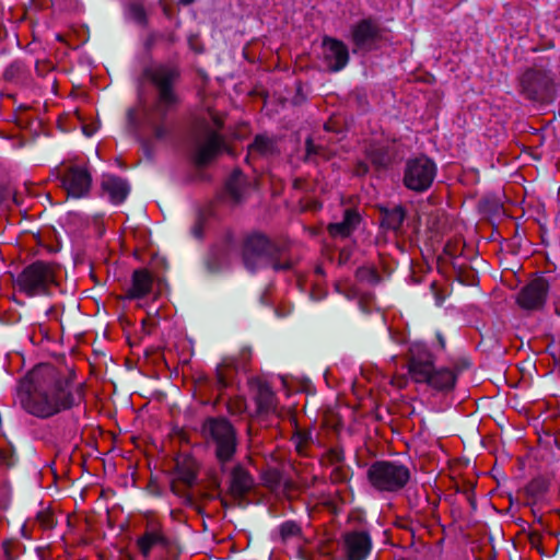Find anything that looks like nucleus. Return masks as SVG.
<instances>
[{"mask_svg": "<svg viewBox=\"0 0 560 560\" xmlns=\"http://www.w3.org/2000/svg\"><path fill=\"white\" fill-rule=\"evenodd\" d=\"M364 154L376 172L386 171L394 161L393 149L380 142H371L366 145Z\"/></svg>", "mask_w": 560, "mask_h": 560, "instance_id": "23", "label": "nucleus"}, {"mask_svg": "<svg viewBox=\"0 0 560 560\" xmlns=\"http://www.w3.org/2000/svg\"><path fill=\"white\" fill-rule=\"evenodd\" d=\"M211 482H212V493L214 492V490L217 488H219L220 486V482L218 480V476H217V471L215 469L212 467V479H211Z\"/></svg>", "mask_w": 560, "mask_h": 560, "instance_id": "53", "label": "nucleus"}, {"mask_svg": "<svg viewBox=\"0 0 560 560\" xmlns=\"http://www.w3.org/2000/svg\"><path fill=\"white\" fill-rule=\"evenodd\" d=\"M179 2H180L182 4L187 5V4L192 3V2H194V0H179Z\"/></svg>", "mask_w": 560, "mask_h": 560, "instance_id": "58", "label": "nucleus"}, {"mask_svg": "<svg viewBox=\"0 0 560 560\" xmlns=\"http://www.w3.org/2000/svg\"><path fill=\"white\" fill-rule=\"evenodd\" d=\"M15 464V457L11 448L0 447V465L7 468L12 467Z\"/></svg>", "mask_w": 560, "mask_h": 560, "instance_id": "42", "label": "nucleus"}, {"mask_svg": "<svg viewBox=\"0 0 560 560\" xmlns=\"http://www.w3.org/2000/svg\"><path fill=\"white\" fill-rule=\"evenodd\" d=\"M457 491H459V489ZM460 492H463L466 495L467 501L469 502L471 508L476 509V498H475V493H474V485H471V483L466 485L465 488L463 490H460Z\"/></svg>", "mask_w": 560, "mask_h": 560, "instance_id": "49", "label": "nucleus"}, {"mask_svg": "<svg viewBox=\"0 0 560 560\" xmlns=\"http://www.w3.org/2000/svg\"><path fill=\"white\" fill-rule=\"evenodd\" d=\"M238 374L236 359L226 358L215 369V382L212 389L219 392L215 400H212V408L221 402L226 411L232 415H241L245 410V399L238 396L235 390V382Z\"/></svg>", "mask_w": 560, "mask_h": 560, "instance_id": "6", "label": "nucleus"}, {"mask_svg": "<svg viewBox=\"0 0 560 560\" xmlns=\"http://www.w3.org/2000/svg\"><path fill=\"white\" fill-rule=\"evenodd\" d=\"M310 433L307 432H298L296 434V441H295V448L300 455L305 454V448L308 445L310 442Z\"/></svg>", "mask_w": 560, "mask_h": 560, "instance_id": "44", "label": "nucleus"}, {"mask_svg": "<svg viewBox=\"0 0 560 560\" xmlns=\"http://www.w3.org/2000/svg\"><path fill=\"white\" fill-rule=\"evenodd\" d=\"M453 268L455 271L456 279L466 285H475L478 282V273L477 271L466 265V264H458L456 261L453 262Z\"/></svg>", "mask_w": 560, "mask_h": 560, "instance_id": "32", "label": "nucleus"}, {"mask_svg": "<svg viewBox=\"0 0 560 560\" xmlns=\"http://www.w3.org/2000/svg\"><path fill=\"white\" fill-rule=\"evenodd\" d=\"M542 536L539 532H530L528 535V541L533 548L539 549L541 545Z\"/></svg>", "mask_w": 560, "mask_h": 560, "instance_id": "50", "label": "nucleus"}, {"mask_svg": "<svg viewBox=\"0 0 560 560\" xmlns=\"http://www.w3.org/2000/svg\"><path fill=\"white\" fill-rule=\"evenodd\" d=\"M324 129L328 132H338L339 130L336 128L335 124L332 121H327L324 125Z\"/></svg>", "mask_w": 560, "mask_h": 560, "instance_id": "54", "label": "nucleus"}, {"mask_svg": "<svg viewBox=\"0 0 560 560\" xmlns=\"http://www.w3.org/2000/svg\"><path fill=\"white\" fill-rule=\"evenodd\" d=\"M322 158L323 160H330L332 156L331 151L322 144H315L313 139L308 137L305 140V155L303 158L304 162H316V158Z\"/></svg>", "mask_w": 560, "mask_h": 560, "instance_id": "31", "label": "nucleus"}, {"mask_svg": "<svg viewBox=\"0 0 560 560\" xmlns=\"http://www.w3.org/2000/svg\"><path fill=\"white\" fill-rule=\"evenodd\" d=\"M287 252L285 245L277 243L259 231L250 232L242 240V261L250 272L267 267H271L276 272L292 270L295 262Z\"/></svg>", "mask_w": 560, "mask_h": 560, "instance_id": "3", "label": "nucleus"}, {"mask_svg": "<svg viewBox=\"0 0 560 560\" xmlns=\"http://www.w3.org/2000/svg\"><path fill=\"white\" fill-rule=\"evenodd\" d=\"M463 242L460 240L448 241L443 249V253L450 258H457L463 250Z\"/></svg>", "mask_w": 560, "mask_h": 560, "instance_id": "41", "label": "nucleus"}, {"mask_svg": "<svg viewBox=\"0 0 560 560\" xmlns=\"http://www.w3.org/2000/svg\"><path fill=\"white\" fill-rule=\"evenodd\" d=\"M346 560H365L372 550L369 528H353L342 534Z\"/></svg>", "mask_w": 560, "mask_h": 560, "instance_id": "15", "label": "nucleus"}, {"mask_svg": "<svg viewBox=\"0 0 560 560\" xmlns=\"http://www.w3.org/2000/svg\"><path fill=\"white\" fill-rule=\"evenodd\" d=\"M101 187L103 195L106 196L113 205L122 203L130 191L128 182L115 175H103Z\"/></svg>", "mask_w": 560, "mask_h": 560, "instance_id": "22", "label": "nucleus"}, {"mask_svg": "<svg viewBox=\"0 0 560 560\" xmlns=\"http://www.w3.org/2000/svg\"><path fill=\"white\" fill-rule=\"evenodd\" d=\"M279 539L282 544H287L292 538H302L303 530L301 525L295 521H285L280 524L279 528Z\"/></svg>", "mask_w": 560, "mask_h": 560, "instance_id": "33", "label": "nucleus"}, {"mask_svg": "<svg viewBox=\"0 0 560 560\" xmlns=\"http://www.w3.org/2000/svg\"><path fill=\"white\" fill-rule=\"evenodd\" d=\"M188 44L190 48L196 52H203V47H201L198 43V36L197 35H190L188 38Z\"/></svg>", "mask_w": 560, "mask_h": 560, "instance_id": "51", "label": "nucleus"}, {"mask_svg": "<svg viewBox=\"0 0 560 560\" xmlns=\"http://www.w3.org/2000/svg\"><path fill=\"white\" fill-rule=\"evenodd\" d=\"M126 16L128 20L144 25L147 23V13L141 4L132 3L127 8Z\"/></svg>", "mask_w": 560, "mask_h": 560, "instance_id": "38", "label": "nucleus"}, {"mask_svg": "<svg viewBox=\"0 0 560 560\" xmlns=\"http://www.w3.org/2000/svg\"><path fill=\"white\" fill-rule=\"evenodd\" d=\"M327 505L331 508V511L334 513H337V508H336V505L332 502H328Z\"/></svg>", "mask_w": 560, "mask_h": 560, "instance_id": "57", "label": "nucleus"}, {"mask_svg": "<svg viewBox=\"0 0 560 560\" xmlns=\"http://www.w3.org/2000/svg\"><path fill=\"white\" fill-rule=\"evenodd\" d=\"M200 74H201V77H202V78H207V73H206V71H203V70H202V71H200Z\"/></svg>", "mask_w": 560, "mask_h": 560, "instance_id": "63", "label": "nucleus"}, {"mask_svg": "<svg viewBox=\"0 0 560 560\" xmlns=\"http://www.w3.org/2000/svg\"><path fill=\"white\" fill-rule=\"evenodd\" d=\"M328 465L337 466L345 464V452L340 446H334L327 450L324 455Z\"/></svg>", "mask_w": 560, "mask_h": 560, "instance_id": "39", "label": "nucleus"}, {"mask_svg": "<svg viewBox=\"0 0 560 560\" xmlns=\"http://www.w3.org/2000/svg\"><path fill=\"white\" fill-rule=\"evenodd\" d=\"M208 422H209V419H206L205 422H203V431L205 432L207 431Z\"/></svg>", "mask_w": 560, "mask_h": 560, "instance_id": "62", "label": "nucleus"}, {"mask_svg": "<svg viewBox=\"0 0 560 560\" xmlns=\"http://www.w3.org/2000/svg\"><path fill=\"white\" fill-rule=\"evenodd\" d=\"M281 153L279 139L268 133H257L247 147L246 161L257 159H272Z\"/></svg>", "mask_w": 560, "mask_h": 560, "instance_id": "19", "label": "nucleus"}, {"mask_svg": "<svg viewBox=\"0 0 560 560\" xmlns=\"http://www.w3.org/2000/svg\"><path fill=\"white\" fill-rule=\"evenodd\" d=\"M538 522H539V523H541V522H542V517H541V516H539V517H538Z\"/></svg>", "mask_w": 560, "mask_h": 560, "instance_id": "64", "label": "nucleus"}, {"mask_svg": "<svg viewBox=\"0 0 560 560\" xmlns=\"http://www.w3.org/2000/svg\"><path fill=\"white\" fill-rule=\"evenodd\" d=\"M366 478L371 487L380 493H398L409 483L411 471L408 466L397 460L380 459L369 466Z\"/></svg>", "mask_w": 560, "mask_h": 560, "instance_id": "5", "label": "nucleus"}, {"mask_svg": "<svg viewBox=\"0 0 560 560\" xmlns=\"http://www.w3.org/2000/svg\"><path fill=\"white\" fill-rule=\"evenodd\" d=\"M153 278L148 269L140 268L133 270L130 285L126 291V300H140L149 295L152 291Z\"/></svg>", "mask_w": 560, "mask_h": 560, "instance_id": "21", "label": "nucleus"}, {"mask_svg": "<svg viewBox=\"0 0 560 560\" xmlns=\"http://www.w3.org/2000/svg\"><path fill=\"white\" fill-rule=\"evenodd\" d=\"M23 72V63L19 60L11 62L3 71V78L7 81H14Z\"/></svg>", "mask_w": 560, "mask_h": 560, "instance_id": "40", "label": "nucleus"}, {"mask_svg": "<svg viewBox=\"0 0 560 560\" xmlns=\"http://www.w3.org/2000/svg\"><path fill=\"white\" fill-rule=\"evenodd\" d=\"M234 245V234L231 230H226L222 236V246L220 253L226 256Z\"/></svg>", "mask_w": 560, "mask_h": 560, "instance_id": "43", "label": "nucleus"}, {"mask_svg": "<svg viewBox=\"0 0 560 560\" xmlns=\"http://www.w3.org/2000/svg\"><path fill=\"white\" fill-rule=\"evenodd\" d=\"M549 282L545 277L538 276L524 285L517 294L518 306L526 311L541 310L547 300Z\"/></svg>", "mask_w": 560, "mask_h": 560, "instance_id": "13", "label": "nucleus"}, {"mask_svg": "<svg viewBox=\"0 0 560 560\" xmlns=\"http://www.w3.org/2000/svg\"><path fill=\"white\" fill-rule=\"evenodd\" d=\"M196 479V472L190 464H177L171 478V490L175 495L190 502V495L179 488V483L191 487Z\"/></svg>", "mask_w": 560, "mask_h": 560, "instance_id": "24", "label": "nucleus"}, {"mask_svg": "<svg viewBox=\"0 0 560 560\" xmlns=\"http://www.w3.org/2000/svg\"><path fill=\"white\" fill-rule=\"evenodd\" d=\"M258 413H269L276 410V396L269 385L260 383L255 396Z\"/></svg>", "mask_w": 560, "mask_h": 560, "instance_id": "29", "label": "nucleus"}, {"mask_svg": "<svg viewBox=\"0 0 560 560\" xmlns=\"http://www.w3.org/2000/svg\"><path fill=\"white\" fill-rule=\"evenodd\" d=\"M281 472L278 469H270L266 472L265 480L271 487H277L281 483Z\"/></svg>", "mask_w": 560, "mask_h": 560, "instance_id": "46", "label": "nucleus"}, {"mask_svg": "<svg viewBox=\"0 0 560 560\" xmlns=\"http://www.w3.org/2000/svg\"><path fill=\"white\" fill-rule=\"evenodd\" d=\"M72 372L66 374L50 364H40L20 381L14 402L26 413L47 419L69 410L83 400V384H73Z\"/></svg>", "mask_w": 560, "mask_h": 560, "instance_id": "1", "label": "nucleus"}, {"mask_svg": "<svg viewBox=\"0 0 560 560\" xmlns=\"http://www.w3.org/2000/svg\"><path fill=\"white\" fill-rule=\"evenodd\" d=\"M438 167L435 162L424 154L408 159L404 167L402 184L413 192H424L433 184Z\"/></svg>", "mask_w": 560, "mask_h": 560, "instance_id": "9", "label": "nucleus"}, {"mask_svg": "<svg viewBox=\"0 0 560 560\" xmlns=\"http://www.w3.org/2000/svg\"><path fill=\"white\" fill-rule=\"evenodd\" d=\"M352 470L350 466L342 464L337 465L331 470L329 479L332 483H346L351 479Z\"/></svg>", "mask_w": 560, "mask_h": 560, "instance_id": "37", "label": "nucleus"}, {"mask_svg": "<svg viewBox=\"0 0 560 560\" xmlns=\"http://www.w3.org/2000/svg\"><path fill=\"white\" fill-rule=\"evenodd\" d=\"M62 187L72 198H85L92 186V176L86 167L73 165L67 168L61 176Z\"/></svg>", "mask_w": 560, "mask_h": 560, "instance_id": "16", "label": "nucleus"}, {"mask_svg": "<svg viewBox=\"0 0 560 560\" xmlns=\"http://www.w3.org/2000/svg\"><path fill=\"white\" fill-rule=\"evenodd\" d=\"M377 211L380 224L383 230L392 231L395 234H399L401 232L402 223L407 214L404 206H377Z\"/></svg>", "mask_w": 560, "mask_h": 560, "instance_id": "20", "label": "nucleus"}, {"mask_svg": "<svg viewBox=\"0 0 560 560\" xmlns=\"http://www.w3.org/2000/svg\"><path fill=\"white\" fill-rule=\"evenodd\" d=\"M137 546L141 555L147 558L155 548L166 549L168 547V539L161 528L151 526L137 539Z\"/></svg>", "mask_w": 560, "mask_h": 560, "instance_id": "25", "label": "nucleus"}, {"mask_svg": "<svg viewBox=\"0 0 560 560\" xmlns=\"http://www.w3.org/2000/svg\"><path fill=\"white\" fill-rule=\"evenodd\" d=\"M221 126V120L212 114V160L223 153L231 156L236 155V151L232 144V141L226 139L218 131Z\"/></svg>", "mask_w": 560, "mask_h": 560, "instance_id": "28", "label": "nucleus"}, {"mask_svg": "<svg viewBox=\"0 0 560 560\" xmlns=\"http://www.w3.org/2000/svg\"><path fill=\"white\" fill-rule=\"evenodd\" d=\"M517 92L526 101L541 105L550 104L557 95V86L551 70L532 66L516 78Z\"/></svg>", "mask_w": 560, "mask_h": 560, "instance_id": "4", "label": "nucleus"}, {"mask_svg": "<svg viewBox=\"0 0 560 560\" xmlns=\"http://www.w3.org/2000/svg\"><path fill=\"white\" fill-rule=\"evenodd\" d=\"M348 102L361 113H366L370 108L368 94L363 89H354L348 95Z\"/></svg>", "mask_w": 560, "mask_h": 560, "instance_id": "35", "label": "nucleus"}, {"mask_svg": "<svg viewBox=\"0 0 560 560\" xmlns=\"http://www.w3.org/2000/svg\"><path fill=\"white\" fill-rule=\"evenodd\" d=\"M307 182L304 178H295L292 183V187L296 190H306Z\"/></svg>", "mask_w": 560, "mask_h": 560, "instance_id": "52", "label": "nucleus"}, {"mask_svg": "<svg viewBox=\"0 0 560 560\" xmlns=\"http://www.w3.org/2000/svg\"><path fill=\"white\" fill-rule=\"evenodd\" d=\"M145 77L158 89V98L153 105L143 106L141 110L130 108L127 112V130L137 137L141 129L150 130L155 140H164L168 135L164 119L177 102L173 85L178 78V70L173 66L158 65L148 68Z\"/></svg>", "mask_w": 560, "mask_h": 560, "instance_id": "2", "label": "nucleus"}, {"mask_svg": "<svg viewBox=\"0 0 560 560\" xmlns=\"http://www.w3.org/2000/svg\"><path fill=\"white\" fill-rule=\"evenodd\" d=\"M439 342H440L441 347L444 348L445 341H444L443 337L439 336Z\"/></svg>", "mask_w": 560, "mask_h": 560, "instance_id": "59", "label": "nucleus"}, {"mask_svg": "<svg viewBox=\"0 0 560 560\" xmlns=\"http://www.w3.org/2000/svg\"><path fill=\"white\" fill-rule=\"evenodd\" d=\"M250 182L240 168H234L225 178L223 187L217 192L214 203L225 206L230 209L242 207L249 195Z\"/></svg>", "mask_w": 560, "mask_h": 560, "instance_id": "12", "label": "nucleus"}, {"mask_svg": "<svg viewBox=\"0 0 560 560\" xmlns=\"http://www.w3.org/2000/svg\"><path fill=\"white\" fill-rule=\"evenodd\" d=\"M96 128H90L89 126L83 125L82 131L85 136L91 137L95 132Z\"/></svg>", "mask_w": 560, "mask_h": 560, "instance_id": "55", "label": "nucleus"}, {"mask_svg": "<svg viewBox=\"0 0 560 560\" xmlns=\"http://www.w3.org/2000/svg\"><path fill=\"white\" fill-rule=\"evenodd\" d=\"M215 468L221 475L228 476L229 491L234 498H243L252 490L254 479L236 457L226 465V468L223 466H215Z\"/></svg>", "mask_w": 560, "mask_h": 560, "instance_id": "14", "label": "nucleus"}, {"mask_svg": "<svg viewBox=\"0 0 560 560\" xmlns=\"http://www.w3.org/2000/svg\"><path fill=\"white\" fill-rule=\"evenodd\" d=\"M237 445V433L233 424L224 417H212V451L215 466L226 468V465L236 457Z\"/></svg>", "mask_w": 560, "mask_h": 560, "instance_id": "8", "label": "nucleus"}, {"mask_svg": "<svg viewBox=\"0 0 560 560\" xmlns=\"http://www.w3.org/2000/svg\"><path fill=\"white\" fill-rule=\"evenodd\" d=\"M7 198V191L3 187L0 186V205Z\"/></svg>", "mask_w": 560, "mask_h": 560, "instance_id": "56", "label": "nucleus"}, {"mask_svg": "<svg viewBox=\"0 0 560 560\" xmlns=\"http://www.w3.org/2000/svg\"><path fill=\"white\" fill-rule=\"evenodd\" d=\"M14 282L20 291L30 296L44 294L55 282V271L50 265L37 261L27 266Z\"/></svg>", "mask_w": 560, "mask_h": 560, "instance_id": "11", "label": "nucleus"}, {"mask_svg": "<svg viewBox=\"0 0 560 560\" xmlns=\"http://www.w3.org/2000/svg\"><path fill=\"white\" fill-rule=\"evenodd\" d=\"M209 208L207 205L196 210L195 219L190 228V235L197 241H203L209 225Z\"/></svg>", "mask_w": 560, "mask_h": 560, "instance_id": "30", "label": "nucleus"}, {"mask_svg": "<svg viewBox=\"0 0 560 560\" xmlns=\"http://www.w3.org/2000/svg\"><path fill=\"white\" fill-rule=\"evenodd\" d=\"M548 490V482L541 478L533 479L525 487V494L530 500L528 505H534Z\"/></svg>", "mask_w": 560, "mask_h": 560, "instance_id": "34", "label": "nucleus"}, {"mask_svg": "<svg viewBox=\"0 0 560 560\" xmlns=\"http://www.w3.org/2000/svg\"><path fill=\"white\" fill-rule=\"evenodd\" d=\"M361 222L360 213L354 209H346L340 222L330 223L328 232L332 237H348Z\"/></svg>", "mask_w": 560, "mask_h": 560, "instance_id": "26", "label": "nucleus"}, {"mask_svg": "<svg viewBox=\"0 0 560 560\" xmlns=\"http://www.w3.org/2000/svg\"><path fill=\"white\" fill-rule=\"evenodd\" d=\"M323 60L330 72L341 71L349 62L348 46L340 39L325 36L322 42Z\"/></svg>", "mask_w": 560, "mask_h": 560, "instance_id": "17", "label": "nucleus"}, {"mask_svg": "<svg viewBox=\"0 0 560 560\" xmlns=\"http://www.w3.org/2000/svg\"><path fill=\"white\" fill-rule=\"evenodd\" d=\"M348 523L354 524V528H368L366 521L360 511H351L348 515Z\"/></svg>", "mask_w": 560, "mask_h": 560, "instance_id": "45", "label": "nucleus"}, {"mask_svg": "<svg viewBox=\"0 0 560 560\" xmlns=\"http://www.w3.org/2000/svg\"><path fill=\"white\" fill-rule=\"evenodd\" d=\"M187 143L195 171L200 177H205L210 162V128L206 116L194 118Z\"/></svg>", "mask_w": 560, "mask_h": 560, "instance_id": "7", "label": "nucleus"}, {"mask_svg": "<svg viewBox=\"0 0 560 560\" xmlns=\"http://www.w3.org/2000/svg\"><path fill=\"white\" fill-rule=\"evenodd\" d=\"M384 33V27L376 19L369 16L359 20L350 28L352 51L368 54L378 49L385 39Z\"/></svg>", "mask_w": 560, "mask_h": 560, "instance_id": "10", "label": "nucleus"}, {"mask_svg": "<svg viewBox=\"0 0 560 560\" xmlns=\"http://www.w3.org/2000/svg\"><path fill=\"white\" fill-rule=\"evenodd\" d=\"M355 278L360 282L370 284H377L381 281V276L374 267H360L355 271Z\"/></svg>", "mask_w": 560, "mask_h": 560, "instance_id": "36", "label": "nucleus"}, {"mask_svg": "<svg viewBox=\"0 0 560 560\" xmlns=\"http://www.w3.org/2000/svg\"><path fill=\"white\" fill-rule=\"evenodd\" d=\"M430 288H431L432 290H436V289H438V284H436V282H435V281L431 282Z\"/></svg>", "mask_w": 560, "mask_h": 560, "instance_id": "61", "label": "nucleus"}, {"mask_svg": "<svg viewBox=\"0 0 560 560\" xmlns=\"http://www.w3.org/2000/svg\"><path fill=\"white\" fill-rule=\"evenodd\" d=\"M555 312L558 316H560V304H556Z\"/></svg>", "mask_w": 560, "mask_h": 560, "instance_id": "60", "label": "nucleus"}, {"mask_svg": "<svg viewBox=\"0 0 560 560\" xmlns=\"http://www.w3.org/2000/svg\"><path fill=\"white\" fill-rule=\"evenodd\" d=\"M370 172V166L364 161H358L353 166V175L363 177Z\"/></svg>", "mask_w": 560, "mask_h": 560, "instance_id": "48", "label": "nucleus"}, {"mask_svg": "<svg viewBox=\"0 0 560 560\" xmlns=\"http://www.w3.org/2000/svg\"><path fill=\"white\" fill-rule=\"evenodd\" d=\"M406 500L408 503V506L411 510H417L420 508V495L417 490H413L412 492L410 490L407 491Z\"/></svg>", "mask_w": 560, "mask_h": 560, "instance_id": "47", "label": "nucleus"}, {"mask_svg": "<svg viewBox=\"0 0 560 560\" xmlns=\"http://www.w3.org/2000/svg\"><path fill=\"white\" fill-rule=\"evenodd\" d=\"M434 368L432 353L422 345H413L409 349L408 372L411 378L421 383L428 380L429 372Z\"/></svg>", "mask_w": 560, "mask_h": 560, "instance_id": "18", "label": "nucleus"}, {"mask_svg": "<svg viewBox=\"0 0 560 560\" xmlns=\"http://www.w3.org/2000/svg\"><path fill=\"white\" fill-rule=\"evenodd\" d=\"M457 381V374L450 369H439L434 368L429 372L428 380H423L422 383H427L432 388L440 392H451L454 389Z\"/></svg>", "mask_w": 560, "mask_h": 560, "instance_id": "27", "label": "nucleus"}]
</instances>
